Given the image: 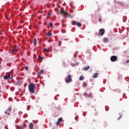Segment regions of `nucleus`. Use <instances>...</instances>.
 <instances>
[{"label":"nucleus","instance_id":"obj_31","mask_svg":"<svg viewBox=\"0 0 129 129\" xmlns=\"http://www.w3.org/2000/svg\"><path fill=\"white\" fill-rule=\"evenodd\" d=\"M126 63H129V59L126 60Z\"/></svg>","mask_w":129,"mask_h":129},{"label":"nucleus","instance_id":"obj_33","mask_svg":"<svg viewBox=\"0 0 129 129\" xmlns=\"http://www.w3.org/2000/svg\"><path fill=\"white\" fill-rule=\"evenodd\" d=\"M19 91L21 92V91H22V90L21 89H19Z\"/></svg>","mask_w":129,"mask_h":129},{"label":"nucleus","instance_id":"obj_1","mask_svg":"<svg viewBox=\"0 0 129 129\" xmlns=\"http://www.w3.org/2000/svg\"><path fill=\"white\" fill-rule=\"evenodd\" d=\"M28 88L29 92L30 93H35V90H36V85L33 83H30L28 85Z\"/></svg>","mask_w":129,"mask_h":129},{"label":"nucleus","instance_id":"obj_14","mask_svg":"<svg viewBox=\"0 0 129 129\" xmlns=\"http://www.w3.org/2000/svg\"><path fill=\"white\" fill-rule=\"evenodd\" d=\"M43 73H44V70H42L38 73V75H41V74H43Z\"/></svg>","mask_w":129,"mask_h":129},{"label":"nucleus","instance_id":"obj_15","mask_svg":"<svg viewBox=\"0 0 129 129\" xmlns=\"http://www.w3.org/2000/svg\"><path fill=\"white\" fill-rule=\"evenodd\" d=\"M17 51H18V49H17L16 47L13 48L12 52H17Z\"/></svg>","mask_w":129,"mask_h":129},{"label":"nucleus","instance_id":"obj_37","mask_svg":"<svg viewBox=\"0 0 129 129\" xmlns=\"http://www.w3.org/2000/svg\"><path fill=\"white\" fill-rule=\"evenodd\" d=\"M93 120H94V121H95V119H94Z\"/></svg>","mask_w":129,"mask_h":129},{"label":"nucleus","instance_id":"obj_27","mask_svg":"<svg viewBox=\"0 0 129 129\" xmlns=\"http://www.w3.org/2000/svg\"><path fill=\"white\" fill-rule=\"evenodd\" d=\"M62 27H63L64 28V27H66V25H65V24H62Z\"/></svg>","mask_w":129,"mask_h":129},{"label":"nucleus","instance_id":"obj_11","mask_svg":"<svg viewBox=\"0 0 129 129\" xmlns=\"http://www.w3.org/2000/svg\"><path fill=\"white\" fill-rule=\"evenodd\" d=\"M89 68H90L89 66H87L84 67V70L85 71H87V70H88V69H89Z\"/></svg>","mask_w":129,"mask_h":129},{"label":"nucleus","instance_id":"obj_4","mask_svg":"<svg viewBox=\"0 0 129 129\" xmlns=\"http://www.w3.org/2000/svg\"><path fill=\"white\" fill-rule=\"evenodd\" d=\"M72 24L73 26H78V27H81L82 24L81 23L77 22V21H73L72 22Z\"/></svg>","mask_w":129,"mask_h":129},{"label":"nucleus","instance_id":"obj_18","mask_svg":"<svg viewBox=\"0 0 129 129\" xmlns=\"http://www.w3.org/2000/svg\"><path fill=\"white\" fill-rule=\"evenodd\" d=\"M47 35L48 36V37H51V36H52V33H51L50 32H48L47 33Z\"/></svg>","mask_w":129,"mask_h":129},{"label":"nucleus","instance_id":"obj_34","mask_svg":"<svg viewBox=\"0 0 129 129\" xmlns=\"http://www.w3.org/2000/svg\"><path fill=\"white\" fill-rule=\"evenodd\" d=\"M48 16H50V15H51V14L48 13Z\"/></svg>","mask_w":129,"mask_h":129},{"label":"nucleus","instance_id":"obj_20","mask_svg":"<svg viewBox=\"0 0 129 129\" xmlns=\"http://www.w3.org/2000/svg\"><path fill=\"white\" fill-rule=\"evenodd\" d=\"M62 120H63V119L62 118H59L58 121L59 122H61Z\"/></svg>","mask_w":129,"mask_h":129},{"label":"nucleus","instance_id":"obj_10","mask_svg":"<svg viewBox=\"0 0 129 129\" xmlns=\"http://www.w3.org/2000/svg\"><path fill=\"white\" fill-rule=\"evenodd\" d=\"M98 76V73H96L95 74H94L93 75V78H97V76Z\"/></svg>","mask_w":129,"mask_h":129},{"label":"nucleus","instance_id":"obj_28","mask_svg":"<svg viewBox=\"0 0 129 129\" xmlns=\"http://www.w3.org/2000/svg\"><path fill=\"white\" fill-rule=\"evenodd\" d=\"M61 32L62 33V34H64V33H66V31H65L64 32L63 31V30L61 29Z\"/></svg>","mask_w":129,"mask_h":129},{"label":"nucleus","instance_id":"obj_24","mask_svg":"<svg viewBox=\"0 0 129 129\" xmlns=\"http://www.w3.org/2000/svg\"><path fill=\"white\" fill-rule=\"evenodd\" d=\"M5 112L6 113V114H8V115H10V113L8 112L7 111H5Z\"/></svg>","mask_w":129,"mask_h":129},{"label":"nucleus","instance_id":"obj_30","mask_svg":"<svg viewBox=\"0 0 129 129\" xmlns=\"http://www.w3.org/2000/svg\"><path fill=\"white\" fill-rule=\"evenodd\" d=\"M98 20H99V22H101V19L99 18Z\"/></svg>","mask_w":129,"mask_h":129},{"label":"nucleus","instance_id":"obj_2","mask_svg":"<svg viewBox=\"0 0 129 129\" xmlns=\"http://www.w3.org/2000/svg\"><path fill=\"white\" fill-rule=\"evenodd\" d=\"M60 13L61 15H63L64 16H68L70 18H73V17H72V16H71V15L68 14V13L66 12L62 9H60Z\"/></svg>","mask_w":129,"mask_h":129},{"label":"nucleus","instance_id":"obj_35","mask_svg":"<svg viewBox=\"0 0 129 129\" xmlns=\"http://www.w3.org/2000/svg\"><path fill=\"white\" fill-rule=\"evenodd\" d=\"M40 14H43V11H41V12H40Z\"/></svg>","mask_w":129,"mask_h":129},{"label":"nucleus","instance_id":"obj_16","mask_svg":"<svg viewBox=\"0 0 129 129\" xmlns=\"http://www.w3.org/2000/svg\"><path fill=\"white\" fill-rule=\"evenodd\" d=\"M38 60L39 61H42L43 60V57L40 55H38Z\"/></svg>","mask_w":129,"mask_h":129},{"label":"nucleus","instance_id":"obj_5","mask_svg":"<svg viewBox=\"0 0 129 129\" xmlns=\"http://www.w3.org/2000/svg\"><path fill=\"white\" fill-rule=\"evenodd\" d=\"M11 77V73H8L6 74V75L4 76V79L5 80H8V79H10Z\"/></svg>","mask_w":129,"mask_h":129},{"label":"nucleus","instance_id":"obj_32","mask_svg":"<svg viewBox=\"0 0 129 129\" xmlns=\"http://www.w3.org/2000/svg\"><path fill=\"white\" fill-rule=\"evenodd\" d=\"M84 85H85V86H86V83H84Z\"/></svg>","mask_w":129,"mask_h":129},{"label":"nucleus","instance_id":"obj_6","mask_svg":"<svg viewBox=\"0 0 129 129\" xmlns=\"http://www.w3.org/2000/svg\"><path fill=\"white\" fill-rule=\"evenodd\" d=\"M105 33V30L104 29L102 28L99 30V34L101 35V36H103V34Z\"/></svg>","mask_w":129,"mask_h":129},{"label":"nucleus","instance_id":"obj_17","mask_svg":"<svg viewBox=\"0 0 129 129\" xmlns=\"http://www.w3.org/2000/svg\"><path fill=\"white\" fill-rule=\"evenodd\" d=\"M84 77H83V76H81L79 78V80H80L81 81H82V80H84Z\"/></svg>","mask_w":129,"mask_h":129},{"label":"nucleus","instance_id":"obj_9","mask_svg":"<svg viewBox=\"0 0 129 129\" xmlns=\"http://www.w3.org/2000/svg\"><path fill=\"white\" fill-rule=\"evenodd\" d=\"M33 123H30L29 124V129H33Z\"/></svg>","mask_w":129,"mask_h":129},{"label":"nucleus","instance_id":"obj_26","mask_svg":"<svg viewBox=\"0 0 129 129\" xmlns=\"http://www.w3.org/2000/svg\"><path fill=\"white\" fill-rule=\"evenodd\" d=\"M122 116V115L120 116L119 118H118L117 120H119V119H120V118H121Z\"/></svg>","mask_w":129,"mask_h":129},{"label":"nucleus","instance_id":"obj_21","mask_svg":"<svg viewBox=\"0 0 129 129\" xmlns=\"http://www.w3.org/2000/svg\"><path fill=\"white\" fill-rule=\"evenodd\" d=\"M11 110H12V108L11 107H9L7 109V111H11Z\"/></svg>","mask_w":129,"mask_h":129},{"label":"nucleus","instance_id":"obj_25","mask_svg":"<svg viewBox=\"0 0 129 129\" xmlns=\"http://www.w3.org/2000/svg\"><path fill=\"white\" fill-rule=\"evenodd\" d=\"M58 46L60 47L61 46V42L59 41L58 42Z\"/></svg>","mask_w":129,"mask_h":129},{"label":"nucleus","instance_id":"obj_8","mask_svg":"<svg viewBox=\"0 0 129 129\" xmlns=\"http://www.w3.org/2000/svg\"><path fill=\"white\" fill-rule=\"evenodd\" d=\"M83 95L84 96H86V97H91V95H92V94L91 93L89 94H87V93H85L83 94Z\"/></svg>","mask_w":129,"mask_h":129},{"label":"nucleus","instance_id":"obj_19","mask_svg":"<svg viewBox=\"0 0 129 129\" xmlns=\"http://www.w3.org/2000/svg\"><path fill=\"white\" fill-rule=\"evenodd\" d=\"M44 52H50V51L49 50V49H47V48H44Z\"/></svg>","mask_w":129,"mask_h":129},{"label":"nucleus","instance_id":"obj_12","mask_svg":"<svg viewBox=\"0 0 129 129\" xmlns=\"http://www.w3.org/2000/svg\"><path fill=\"white\" fill-rule=\"evenodd\" d=\"M103 42H104V43H107L108 42V38H104L103 39Z\"/></svg>","mask_w":129,"mask_h":129},{"label":"nucleus","instance_id":"obj_38","mask_svg":"<svg viewBox=\"0 0 129 129\" xmlns=\"http://www.w3.org/2000/svg\"><path fill=\"white\" fill-rule=\"evenodd\" d=\"M0 68H1V66H0Z\"/></svg>","mask_w":129,"mask_h":129},{"label":"nucleus","instance_id":"obj_3","mask_svg":"<svg viewBox=\"0 0 129 129\" xmlns=\"http://www.w3.org/2000/svg\"><path fill=\"white\" fill-rule=\"evenodd\" d=\"M65 80H66V83H70V82H72L71 75H68Z\"/></svg>","mask_w":129,"mask_h":129},{"label":"nucleus","instance_id":"obj_36","mask_svg":"<svg viewBox=\"0 0 129 129\" xmlns=\"http://www.w3.org/2000/svg\"><path fill=\"white\" fill-rule=\"evenodd\" d=\"M2 32L0 31V35H2Z\"/></svg>","mask_w":129,"mask_h":129},{"label":"nucleus","instance_id":"obj_29","mask_svg":"<svg viewBox=\"0 0 129 129\" xmlns=\"http://www.w3.org/2000/svg\"><path fill=\"white\" fill-rule=\"evenodd\" d=\"M26 70H29V68H28L27 67H25Z\"/></svg>","mask_w":129,"mask_h":129},{"label":"nucleus","instance_id":"obj_23","mask_svg":"<svg viewBox=\"0 0 129 129\" xmlns=\"http://www.w3.org/2000/svg\"><path fill=\"white\" fill-rule=\"evenodd\" d=\"M60 122H59V121H57L56 122V125H59V124H60Z\"/></svg>","mask_w":129,"mask_h":129},{"label":"nucleus","instance_id":"obj_22","mask_svg":"<svg viewBox=\"0 0 129 129\" xmlns=\"http://www.w3.org/2000/svg\"><path fill=\"white\" fill-rule=\"evenodd\" d=\"M49 26L52 28V27H53V23H49Z\"/></svg>","mask_w":129,"mask_h":129},{"label":"nucleus","instance_id":"obj_13","mask_svg":"<svg viewBox=\"0 0 129 129\" xmlns=\"http://www.w3.org/2000/svg\"><path fill=\"white\" fill-rule=\"evenodd\" d=\"M33 45L34 46H36L37 45V39H36V38L34 39Z\"/></svg>","mask_w":129,"mask_h":129},{"label":"nucleus","instance_id":"obj_7","mask_svg":"<svg viewBox=\"0 0 129 129\" xmlns=\"http://www.w3.org/2000/svg\"><path fill=\"white\" fill-rule=\"evenodd\" d=\"M110 60L112 62H115V61H116V60H117V56H116L115 55H112L110 57Z\"/></svg>","mask_w":129,"mask_h":129}]
</instances>
